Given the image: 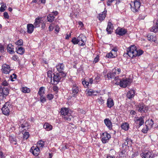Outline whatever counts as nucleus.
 Here are the masks:
<instances>
[{
    "instance_id": "1",
    "label": "nucleus",
    "mask_w": 158,
    "mask_h": 158,
    "mask_svg": "<svg viewBox=\"0 0 158 158\" xmlns=\"http://www.w3.org/2000/svg\"><path fill=\"white\" fill-rule=\"evenodd\" d=\"M61 114L64 116V118L67 122H70L73 118V116L71 113H69V109L64 107L61 108Z\"/></svg>"
},
{
    "instance_id": "2",
    "label": "nucleus",
    "mask_w": 158,
    "mask_h": 158,
    "mask_svg": "<svg viewBox=\"0 0 158 158\" xmlns=\"http://www.w3.org/2000/svg\"><path fill=\"white\" fill-rule=\"evenodd\" d=\"M127 54L131 58H133L137 56V48L134 45H131L126 49Z\"/></svg>"
},
{
    "instance_id": "3",
    "label": "nucleus",
    "mask_w": 158,
    "mask_h": 158,
    "mask_svg": "<svg viewBox=\"0 0 158 158\" xmlns=\"http://www.w3.org/2000/svg\"><path fill=\"white\" fill-rule=\"evenodd\" d=\"M64 66L63 63H59L56 66V68L58 73H60L62 77H65L66 73L64 72Z\"/></svg>"
},
{
    "instance_id": "4",
    "label": "nucleus",
    "mask_w": 158,
    "mask_h": 158,
    "mask_svg": "<svg viewBox=\"0 0 158 158\" xmlns=\"http://www.w3.org/2000/svg\"><path fill=\"white\" fill-rule=\"evenodd\" d=\"M140 6V2L137 0L134 1L132 4H131V10L134 12H138Z\"/></svg>"
},
{
    "instance_id": "5",
    "label": "nucleus",
    "mask_w": 158,
    "mask_h": 158,
    "mask_svg": "<svg viewBox=\"0 0 158 158\" xmlns=\"http://www.w3.org/2000/svg\"><path fill=\"white\" fill-rule=\"evenodd\" d=\"M138 111L141 113H146L148 110V107L146 106L144 104H139L136 107Z\"/></svg>"
},
{
    "instance_id": "6",
    "label": "nucleus",
    "mask_w": 158,
    "mask_h": 158,
    "mask_svg": "<svg viewBox=\"0 0 158 158\" xmlns=\"http://www.w3.org/2000/svg\"><path fill=\"white\" fill-rule=\"evenodd\" d=\"M101 140L103 143H105L107 142L111 138L110 135L106 132L102 133L101 136Z\"/></svg>"
},
{
    "instance_id": "7",
    "label": "nucleus",
    "mask_w": 158,
    "mask_h": 158,
    "mask_svg": "<svg viewBox=\"0 0 158 158\" xmlns=\"http://www.w3.org/2000/svg\"><path fill=\"white\" fill-rule=\"evenodd\" d=\"M154 154L152 151H145L140 154V156L142 158H152L154 156Z\"/></svg>"
},
{
    "instance_id": "8",
    "label": "nucleus",
    "mask_w": 158,
    "mask_h": 158,
    "mask_svg": "<svg viewBox=\"0 0 158 158\" xmlns=\"http://www.w3.org/2000/svg\"><path fill=\"white\" fill-rule=\"evenodd\" d=\"M78 40H79V45L83 46L85 45V42L86 41V37L82 34H81L78 37Z\"/></svg>"
},
{
    "instance_id": "9",
    "label": "nucleus",
    "mask_w": 158,
    "mask_h": 158,
    "mask_svg": "<svg viewBox=\"0 0 158 158\" xmlns=\"http://www.w3.org/2000/svg\"><path fill=\"white\" fill-rule=\"evenodd\" d=\"M72 96L75 97L77 95V94L79 92V88L77 85L75 84H73L71 86Z\"/></svg>"
},
{
    "instance_id": "10",
    "label": "nucleus",
    "mask_w": 158,
    "mask_h": 158,
    "mask_svg": "<svg viewBox=\"0 0 158 158\" xmlns=\"http://www.w3.org/2000/svg\"><path fill=\"white\" fill-rule=\"evenodd\" d=\"M127 32V29L119 27H118L115 30V33L116 34L120 36H123L125 35Z\"/></svg>"
},
{
    "instance_id": "11",
    "label": "nucleus",
    "mask_w": 158,
    "mask_h": 158,
    "mask_svg": "<svg viewBox=\"0 0 158 158\" xmlns=\"http://www.w3.org/2000/svg\"><path fill=\"white\" fill-rule=\"evenodd\" d=\"M64 77H62V76L60 75V73H57L56 74H54L53 77L54 85H57L58 83L60 81L61 78Z\"/></svg>"
},
{
    "instance_id": "12",
    "label": "nucleus",
    "mask_w": 158,
    "mask_h": 158,
    "mask_svg": "<svg viewBox=\"0 0 158 158\" xmlns=\"http://www.w3.org/2000/svg\"><path fill=\"white\" fill-rule=\"evenodd\" d=\"M131 83V80L130 79L123 78L121 80L120 86L123 88L126 87L129 85Z\"/></svg>"
},
{
    "instance_id": "13",
    "label": "nucleus",
    "mask_w": 158,
    "mask_h": 158,
    "mask_svg": "<svg viewBox=\"0 0 158 158\" xmlns=\"http://www.w3.org/2000/svg\"><path fill=\"white\" fill-rule=\"evenodd\" d=\"M6 104L4 105L2 108V110L3 114L6 115H8L9 114L10 112V106L9 105H7Z\"/></svg>"
},
{
    "instance_id": "14",
    "label": "nucleus",
    "mask_w": 158,
    "mask_h": 158,
    "mask_svg": "<svg viewBox=\"0 0 158 158\" xmlns=\"http://www.w3.org/2000/svg\"><path fill=\"white\" fill-rule=\"evenodd\" d=\"M44 22V21L42 18L39 17L36 18L34 24L35 27H40V24L43 23Z\"/></svg>"
},
{
    "instance_id": "15",
    "label": "nucleus",
    "mask_w": 158,
    "mask_h": 158,
    "mask_svg": "<svg viewBox=\"0 0 158 158\" xmlns=\"http://www.w3.org/2000/svg\"><path fill=\"white\" fill-rule=\"evenodd\" d=\"M30 151L34 155L37 156L40 153V149L37 147L33 146L31 147Z\"/></svg>"
},
{
    "instance_id": "16",
    "label": "nucleus",
    "mask_w": 158,
    "mask_h": 158,
    "mask_svg": "<svg viewBox=\"0 0 158 158\" xmlns=\"http://www.w3.org/2000/svg\"><path fill=\"white\" fill-rule=\"evenodd\" d=\"M2 70L3 73L8 74L10 71V68L9 65L3 64L2 66Z\"/></svg>"
},
{
    "instance_id": "17",
    "label": "nucleus",
    "mask_w": 158,
    "mask_h": 158,
    "mask_svg": "<svg viewBox=\"0 0 158 158\" xmlns=\"http://www.w3.org/2000/svg\"><path fill=\"white\" fill-rule=\"evenodd\" d=\"M9 93V90L7 88L0 86V96H6Z\"/></svg>"
},
{
    "instance_id": "18",
    "label": "nucleus",
    "mask_w": 158,
    "mask_h": 158,
    "mask_svg": "<svg viewBox=\"0 0 158 158\" xmlns=\"http://www.w3.org/2000/svg\"><path fill=\"white\" fill-rule=\"evenodd\" d=\"M135 122L138 124L139 127L143 125L144 123V120L143 118L141 117H138L135 120Z\"/></svg>"
},
{
    "instance_id": "19",
    "label": "nucleus",
    "mask_w": 158,
    "mask_h": 158,
    "mask_svg": "<svg viewBox=\"0 0 158 158\" xmlns=\"http://www.w3.org/2000/svg\"><path fill=\"white\" fill-rule=\"evenodd\" d=\"M104 122L109 130H111L112 129V123L109 118L105 119L104 120Z\"/></svg>"
},
{
    "instance_id": "20",
    "label": "nucleus",
    "mask_w": 158,
    "mask_h": 158,
    "mask_svg": "<svg viewBox=\"0 0 158 158\" xmlns=\"http://www.w3.org/2000/svg\"><path fill=\"white\" fill-rule=\"evenodd\" d=\"M115 70H112L111 72H108L107 74L105 75V77L106 78H108V79L114 78L116 75L115 74Z\"/></svg>"
},
{
    "instance_id": "21",
    "label": "nucleus",
    "mask_w": 158,
    "mask_h": 158,
    "mask_svg": "<svg viewBox=\"0 0 158 158\" xmlns=\"http://www.w3.org/2000/svg\"><path fill=\"white\" fill-rule=\"evenodd\" d=\"M113 27L112 24L109 21L107 27L106 29V31L108 34H110L111 33L112 31Z\"/></svg>"
},
{
    "instance_id": "22",
    "label": "nucleus",
    "mask_w": 158,
    "mask_h": 158,
    "mask_svg": "<svg viewBox=\"0 0 158 158\" xmlns=\"http://www.w3.org/2000/svg\"><path fill=\"white\" fill-rule=\"evenodd\" d=\"M135 90H130L127 93V97L129 99L133 98L135 96Z\"/></svg>"
},
{
    "instance_id": "23",
    "label": "nucleus",
    "mask_w": 158,
    "mask_h": 158,
    "mask_svg": "<svg viewBox=\"0 0 158 158\" xmlns=\"http://www.w3.org/2000/svg\"><path fill=\"white\" fill-rule=\"evenodd\" d=\"M106 12L105 11H104L98 15V18L99 20L101 22L106 17Z\"/></svg>"
},
{
    "instance_id": "24",
    "label": "nucleus",
    "mask_w": 158,
    "mask_h": 158,
    "mask_svg": "<svg viewBox=\"0 0 158 158\" xmlns=\"http://www.w3.org/2000/svg\"><path fill=\"white\" fill-rule=\"evenodd\" d=\"M35 27L34 25L32 24H28L27 25V32L29 34H31L33 31L34 28Z\"/></svg>"
},
{
    "instance_id": "25",
    "label": "nucleus",
    "mask_w": 158,
    "mask_h": 158,
    "mask_svg": "<svg viewBox=\"0 0 158 158\" xmlns=\"http://www.w3.org/2000/svg\"><path fill=\"white\" fill-rule=\"evenodd\" d=\"M145 124L146 126H148L149 128L151 129L153 127L154 122L152 119H148L146 121Z\"/></svg>"
},
{
    "instance_id": "26",
    "label": "nucleus",
    "mask_w": 158,
    "mask_h": 158,
    "mask_svg": "<svg viewBox=\"0 0 158 158\" xmlns=\"http://www.w3.org/2000/svg\"><path fill=\"white\" fill-rule=\"evenodd\" d=\"M106 104L107 106L110 108L114 105V102L113 99L111 98H109L107 100Z\"/></svg>"
},
{
    "instance_id": "27",
    "label": "nucleus",
    "mask_w": 158,
    "mask_h": 158,
    "mask_svg": "<svg viewBox=\"0 0 158 158\" xmlns=\"http://www.w3.org/2000/svg\"><path fill=\"white\" fill-rule=\"evenodd\" d=\"M7 49L8 52L11 54H13L15 53L14 50L13 46L11 44H9L7 46Z\"/></svg>"
},
{
    "instance_id": "28",
    "label": "nucleus",
    "mask_w": 158,
    "mask_h": 158,
    "mask_svg": "<svg viewBox=\"0 0 158 158\" xmlns=\"http://www.w3.org/2000/svg\"><path fill=\"white\" fill-rule=\"evenodd\" d=\"M121 127L122 129L125 131L128 130L129 128V124L126 122L122 123L121 125Z\"/></svg>"
},
{
    "instance_id": "29",
    "label": "nucleus",
    "mask_w": 158,
    "mask_h": 158,
    "mask_svg": "<svg viewBox=\"0 0 158 158\" xmlns=\"http://www.w3.org/2000/svg\"><path fill=\"white\" fill-rule=\"evenodd\" d=\"M44 128L47 131L51 130L52 129V125L49 123H45L44 125Z\"/></svg>"
},
{
    "instance_id": "30",
    "label": "nucleus",
    "mask_w": 158,
    "mask_h": 158,
    "mask_svg": "<svg viewBox=\"0 0 158 158\" xmlns=\"http://www.w3.org/2000/svg\"><path fill=\"white\" fill-rule=\"evenodd\" d=\"M9 140L10 143L13 144H17V141L14 135H10L9 136Z\"/></svg>"
},
{
    "instance_id": "31",
    "label": "nucleus",
    "mask_w": 158,
    "mask_h": 158,
    "mask_svg": "<svg viewBox=\"0 0 158 158\" xmlns=\"http://www.w3.org/2000/svg\"><path fill=\"white\" fill-rule=\"evenodd\" d=\"M16 52L21 55H23L24 53L25 49L22 47L17 48H16Z\"/></svg>"
},
{
    "instance_id": "32",
    "label": "nucleus",
    "mask_w": 158,
    "mask_h": 158,
    "mask_svg": "<svg viewBox=\"0 0 158 158\" xmlns=\"http://www.w3.org/2000/svg\"><path fill=\"white\" fill-rule=\"evenodd\" d=\"M151 31L154 32L158 31V22H157L155 25L152 27L151 29Z\"/></svg>"
},
{
    "instance_id": "33",
    "label": "nucleus",
    "mask_w": 158,
    "mask_h": 158,
    "mask_svg": "<svg viewBox=\"0 0 158 158\" xmlns=\"http://www.w3.org/2000/svg\"><path fill=\"white\" fill-rule=\"evenodd\" d=\"M55 18V17L53 14H49L47 16L48 21L50 22H52L54 20Z\"/></svg>"
},
{
    "instance_id": "34",
    "label": "nucleus",
    "mask_w": 158,
    "mask_h": 158,
    "mask_svg": "<svg viewBox=\"0 0 158 158\" xmlns=\"http://www.w3.org/2000/svg\"><path fill=\"white\" fill-rule=\"evenodd\" d=\"M121 79H119L118 77H115L114 80L112 81L113 83L116 85H119L121 81Z\"/></svg>"
},
{
    "instance_id": "35",
    "label": "nucleus",
    "mask_w": 158,
    "mask_h": 158,
    "mask_svg": "<svg viewBox=\"0 0 158 158\" xmlns=\"http://www.w3.org/2000/svg\"><path fill=\"white\" fill-rule=\"evenodd\" d=\"M148 39L151 42H155L156 41V38L155 36L150 34H148L147 36Z\"/></svg>"
},
{
    "instance_id": "36",
    "label": "nucleus",
    "mask_w": 158,
    "mask_h": 158,
    "mask_svg": "<svg viewBox=\"0 0 158 158\" xmlns=\"http://www.w3.org/2000/svg\"><path fill=\"white\" fill-rule=\"evenodd\" d=\"M45 88L44 87H41L40 89L38 91V94L40 96H43L44 94Z\"/></svg>"
},
{
    "instance_id": "37",
    "label": "nucleus",
    "mask_w": 158,
    "mask_h": 158,
    "mask_svg": "<svg viewBox=\"0 0 158 158\" xmlns=\"http://www.w3.org/2000/svg\"><path fill=\"white\" fill-rule=\"evenodd\" d=\"M44 141L42 140L39 141L37 143L36 147L38 148H42L44 146Z\"/></svg>"
},
{
    "instance_id": "38",
    "label": "nucleus",
    "mask_w": 158,
    "mask_h": 158,
    "mask_svg": "<svg viewBox=\"0 0 158 158\" xmlns=\"http://www.w3.org/2000/svg\"><path fill=\"white\" fill-rule=\"evenodd\" d=\"M71 42L74 44H79V40H78V37L77 38H76L75 37L73 38L71 40Z\"/></svg>"
},
{
    "instance_id": "39",
    "label": "nucleus",
    "mask_w": 158,
    "mask_h": 158,
    "mask_svg": "<svg viewBox=\"0 0 158 158\" xmlns=\"http://www.w3.org/2000/svg\"><path fill=\"white\" fill-rule=\"evenodd\" d=\"M151 129L148 126H146L145 124V126L143 128L142 130V132L144 134L147 133L148 131Z\"/></svg>"
},
{
    "instance_id": "40",
    "label": "nucleus",
    "mask_w": 158,
    "mask_h": 158,
    "mask_svg": "<svg viewBox=\"0 0 158 158\" xmlns=\"http://www.w3.org/2000/svg\"><path fill=\"white\" fill-rule=\"evenodd\" d=\"M21 91L24 93H28L30 92V89L26 87H22L21 89Z\"/></svg>"
},
{
    "instance_id": "41",
    "label": "nucleus",
    "mask_w": 158,
    "mask_h": 158,
    "mask_svg": "<svg viewBox=\"0 0 158 158\" xmlns=\"http://www.w3.org/2000/svg\"><path fill=\"white\" fill-rule=\"evenodd\" d=\"M2 4L1 7L0 8V11L1 12H4L5 10V9L6 8V4L2 3Z\"/></svg>"
},
{
    "instance_id": "42",
    "label": "nucleus",
    "mask_w": 158,
    "mask_h": 158,
    "mask_svg": "<svg viewBox=\"0 0 158 158\" xmlns=\"http://www.w3.org/2000/svg\"><path fill=\"white\" fill-rule=\"evenodd\" d=\"M96 102L99 104L102 105L104 103V100L102 99V98L100 97L98 98L96 100Z\"/></svg>"
},
{
    "instance_id": "43",
    "label": "nucleus",
    "mask_w": 158,
    "mask_h": 158,
    "mask_svg": "<svg viewBox=\"0 0 158 158\" xmlns=\"http://www.w3.org/2000/svg\"><path fill=\"white\" fill-rule=\"evenodd\" d=\"M82 84L85 87H87L89 85V82L88 81L85 80L82 81Z\"/></svg>"
},
{
    "instance_id": "44",
    "label": "nucleus",
    "mask_w": 158,
    "mask_h": 158,
    "mask_svg": "<svg viewBox=\"0 0 158 158\" xmlns=\"http://www.w3.org/2000/svg\"><path fill=\"white\" fill-rule=\"evenodd\" d=\"M15 44L19 46H21L23 45V42L22 40L20 39L16 42Z\"/></svg>"
},
{
    "instance_id": "45",
    "label": "nucleus",
    "mask_w": 158,
    "mask_h": 158,
    "mask_svg": "<svg viewBox=\"0 0 158 158\" xmlns=\"http://www.w3.org/2000/svg\"><path fill=\"white\" fill-rule=\"evenodd\" d=\"M113 70L115 71V74H119L121 73V69L120 68H118L117 67H115L114 69H112Z\"/></svg>"
},
{
    "instance_id": "46",
    "label": "nucleus",
    "mask_w": 158,
    "mask_h": 158,
    "mask_svg": "<svg viewBox=\"0 0 158 158\" xmlns=\"http://www.w3.org/2000/svg\"><path fill=\"white\" fill-rule=\"evenodd\" d=\"M29 133L27 132H25L24 134H23V137L24 139H27L29 137Z\"/></svg>"
},
{
    "instance_id": "47",
    "label": "nucleus",
    "mask_w": 158,
    "mask_h": 158,
    "mask_svg": "<svg viewBox=\"0 0 158 158\" xmlns=\"http://www.w3.org/2000/svg\"><path fill=\"white\" fill-rule=\"evenodd\" d=\"M46 97L49 100H51L54 98V95L52 94H48L47 95Z\"/></svg>"
},
{
    "instance_id": "48",
    "label": "nucleus",
    "mask_w": 158,
    "mask_h": 158,
    "mask_svg": "<svg viewBox=\"0 0 158 158\" xmlns=\"http://www.w3.org/2000/svg\"><path fill=\"white\" fill-rule=\"evenodd\" d=\"M106 57H107L108 58H114V56L113 55L112 53L110 52L108 53H107L106 56Z\"/></svg>"
},
{
    "instance_id": "49",
    "label": "nucleus",
    "mask_w": 158,
    "mask_h": 158,
    "mask_svg": "<svg viewBox=\"0 0 158 158\" xmlns=\"http://www.w3.org/2000/svg\"><path fill=\"white\" fill-rule=\"evenodd\" d=\"M101 80V79L100 77V76L99 75H97V76L96 77L94 80L97 83L99 82Z\"/></svg>"
},
{
    "instance_id": "50",
    "label": "nucleus",
    "mask_w": 158,
    "mask_h": 158,
    "mask_svg": "<svg viewBox=\"0 0 158 158\" xmlns=\"http://www.w3.org/2000/svg\"><path fill=\"white\" fill-rule=\"evenodd\" d=\"M40 101L42 103H44L46 101V99L45 97L44 96H40Z\"/></svg>"
},
{
    "instance_id": "51",
    "label": "nucleus",
    "mask_w": 158,
    "mask_h": 158,
    "mask_svg": "<svg viewBox=\"0 0 158 158\" xmlns=\"http://www.w3.org/2000/svg\"><path fill=\"white\" fill-rule=\"evenodd\" d=\"M137 54H136L137 56H140L141 55H142L143 53V50H139L138 51L137 50Z\"/></svg>"
},
{
    "instance_id": "52",
    "label": "nucleus",
    "mask_w": 158,
    "mask_h": 158,
    "mask_svg": "<svg viewBox=\"0 0 158 158\" xmlns=\"http://www.w3.org/2000/svg\"><path fill=\"white\" fill-rule=\"evenodd\" d=\"M92 93H93V90L90 89L87 91V92L86 93V95L87 96H92Z\"/></svg>"
},
{
    "instance_id": "53",
    "label": "nucleus",
    "mask_w": 158,
    "mask_h": 158,
    "mask_svg": "<svg viewBox=\"0 0 158 158\" xmlns=\"http://www.w3.org/2000/svg\"><path fill=\"white\" fill-rule=\"evenodd\" d=\"M52 89L53 91L55 92L56 93H57L58 92V88L57 86L56 85L53 86Z\"/></svg>"
},
{
    "instance_id": "54",
    "label": "nucleus",
    "mask_w": 158,
    "mask_h": 158,
    "mask_svg": "<svg viewBox=\"0 0 158 158\" xmlns=\"http://www.w3.org/2000/svg\"><path fill=\"white\" fill-rule=\"evenodd\" d=\"M54 24L53 23L51 24L49 27V30L50 31H52L54 29Z\"/></svg>"
},
{
    "instance_id": "55",
    "label": "nucleus",
    "mask_w": 158,
    "mask_h": 158,
    "mask_svg": "<svg viewBox=\"0 0 158 158\" xmlns=\"http://www.w3.org/2000/svg\"><path fill=\"white\" fill-rule=\"evenodd\" d=\"M52 72L51 71H48L47 72V76L48 77L51 78V79L52 78Z\"/></svg>"
},
{
    "instance_id": "56",
    "label": "nucleus",
    "mask_w": 158,
    "mask_h": 158,
    "mask_svg": "<svg viewBox=\"0 0 158 158\" xmlns=\"http://www.w3.org/2000/svg\"><path fill=\"white\" fill-rule=\"evenodd\" d=\"M3 16L5 18L8 19H9V15L8 14V13L6 12H5L4 13Z\"/></svg>"
},
{
    "instance_id": "57",
    "label": "nucleus",
    "mask_w": 158,
    "mask_h": 158,
    "mask_svg": "<svg viewBox=\"0 0 158 158\" xmlns=\"http://www.w3.org/2000/svg\"><path fill=\"white\" fill-rule=\"evenodd\" d=\"M127 142L126 144L131 145L132 143V141L131 139H127Z\"/></svg>"
},
{
    "instance_id": "58",
    "label": "nucleus",
    "mask_w": 158,
    "mask_h": 158,
    "mask_svg": "<svg viewBox=\"0 0 158 158\" xmlns=\"http://www.w3.org/2000/svg\"><path fill=\"white\" fill-rule=\"evenodd\" d=\"M8 85V83L6 81H3L2 83V85L4 86H7Z\"/></svg>"
},
{
    "instance_id": "59",
    "label": "nucleus",
    "mask_w": 158,
    "mask_h": 158,
    "mask_svg": "<svg viewBox=\"0 0 158 158\" xmlns=\"http://www.w3.org/2000/svg\"><path fill=\"white\" fill-rule=\"evenodd\" d=\"M12 59L14 60L17 61L18 59V57L17 56L14 55L13 56Z\"/></svg>"
},
{
    "instance_id": "60",
    "label": "nucleus",
    "mask_w": 158,
    "mask_h": 158,
    "mask_svg": "<svg viewBox=\"0 0 158 158\" xmlns=\"http://www.w3.org/2000/svg\"><path fill=\"white\" fill-rule=\"evenodd\" d=\"M99 60V56L98 55L95 58L94 61V62L95 63H96L98 62Z\"/></svg>"
},
{
    "instance_id": "61",
    "label": "nucleus",
    "mask_w": 158,
    "mask_h": 158,
    "mask_svg": "<svg viewBox=\"0 0 158 158\" xmlns=\"http://www.w3.org/2000/svg\"><path fill=\"white\" fill-rule=\"evenodd\" d=\"M4 51V48L2 45H0V52H3Z\"/></svg>"
},
{
    "instance_id": "62",
    "label": "nucleus",
    "mask_w": 158,
    "mask_h": 158,
    "mask_svg": "<svg viewBox=\"0 0 158 158\" xmlns=\"http://www.w3.org/2000/svg\"><path fill=\"white\" fill-rule=\"evenodd\" d=\"M114 0H108L107 2V5L108 6H110L111 3Z\"/></svg>"
},
{
    "instance_id": "63",
    "label": "nucleus",
    "mask_w": 158,
    "mask_h": 158,
    "mask_svg": "<svg viewBox=\"0 0 158 158\" xmlns=\"http://www.w3.org/2000/svg\"><path fill=\"white\" fill-rule=\"evenodd\" d=\"M111 52L112 53V54H113V55L114 56V57H115L116 56H117V52H115L113 51H111Z\"/></svg>"
},
{
    "instance_id": "64",
    "label": "nucleus",
    "mask_w": 158,
    "mask_h": 158,
    "mask_svg": "<svg viewBox=\"0 0 158 158\" xmlns=\"http://www.w3.org/2000/svg\"><path fill=\"white\" fill-rule=\"evenodd\" d=\"M71 36V33H69V34H67L65 39L67 40H68Z\"/></svg>"
}]
</instances>
